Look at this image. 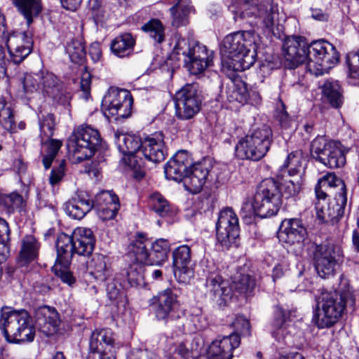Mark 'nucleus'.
Listing matches in <instances>:
<instances>
[{
  "instance_id": "1",
  "label": "nucleus",
  "mask_w": 359,
  "mask_h": 359,
  "mask_svg": "<svg viewBox=\"0 0 359 359\" xmlns=\"http://www.w3.org/2000/svg\"><path fill=\"white\" fill-rule=\"evenodd\" d=\"M281 205V191L278 182L273 178H267L258 185L253 202H245L242 210L246 212L247 216L256 215L265 218L276 215Z\"/></svg>"
},
{
  "instance_id": "2",
  "label": "nucleus",
  "mask_w": 359,
  "mask_h": 359,
  "mask_svg": "<svg viewBox=\"0 0 359 359\" xmlns=\"http://www.w3.org/2000/svg\"><path fill=\"white\" fill-rule=\"evenodd\" d=\"M355 298L350 290L323 292L317 304L314 320L319 328L335 324L347 305H354Z\"/></svg>"
},
{
  "instance_id": "3",
  "label": "nucleus",
  "mask_w": 359,
  "mask_h": 359,
  "mask_svg": "<svg viewBox=\"0 0 359 359\" xmlns=\"http://www.w3.org/2000/svg\"><path fill=\"white\" fill-rule=\"evenodd\" d=\"M272 142V130L264 125L252 129L238 141L235 146V154L241 160L258 161L269 152Z\"/></svg>"
},
{
  "instance_id": "4",
  "label": "nucleus",
  "mask_w": 359,
  "mask_h": 359,
  "mask_svg": "<svg viewBox=\"0 0 359 359\" xmlns=\"http://www.w3.org/2000/svg\"><path fill=\"white\" fill-rule=\"evenodd\" d=\"M1 330L9 342L21 343L32 341L35 336V327L32 318L25 310H2Z\"/></svg>"
},
{
  "instance_id": "5",
  "label": "nucleus",
  "mask_w": 359,
  "mask_h": 359,
  "mask_svg": "<svg viewBox=\"0 0 359 359\" xmlns=\"http://www.w3.org/2000/svg\"><path fill=\"white\" fill-rule=\"evenodd\" d=\"M184 57V62L191 74L197 75L204 72L212 65L214 51L207 46H174L168 57L167 65H175Z\"/></svg>"
},
{
  "instance_id": "6",
  "label": "nucleus",
  "mask_w": 359,
  "mask_h": 359,
  "mask_svg": "<svg viewBox=\"0 0 359 359\" xmlns=\"http://www.w3.org/2000/svg\"><path fill=\"white\" fill-rule=\"evenodd\" d=\"M100 143L97 130L90 126L79 127L67 140V149L72 161L78 163L90 158Z\"/></svg>"
},
{
  "instance_id": "7",
  "label": "nucleus",
  "mask_w": 359,
  "mask_h": 359,
  "mask_svg": "<svg viewBox=\"0 0 359 359\" xmlns=\"http://www.w3.org/2000/svg\"><path fill=\"white\" fill-rule=\"evenodd\" d=\"M341 248L332 243L316 245L313 251V262L317 273L322 278L333 276L336 267L342 262Z\"/></svg>"
},
{
  "instance_id": "8",
  "label": "nucleus",
  "mask_w": 359,
  "mask_h": 359,
  "mask_svg": "<svg viewBox=\"0 0 359 359\" xmlns=\"http://www.w3.org/2000/svg\"><path fill=\"white\" fill-rule=\"evenodd\" d=\"M312 156L330 168L342 167L346 163V157L341 145L323 136L317 137L311 144Z\"/></svg>"
},
{
  "instance_id": "9",
  "label": "nucleus",
  "mask_w": 359,
  "mask_h": 359,
  "mask_svg": "<svg viewBox=\"0 0 359 359\" xmlns=\"http://www.w3.org/2000/svg\"><path fill=\"white\" fill-rule=\"evenodd\" d=\"M133 99L130 93L125 89L110 88L102 101L104 111L116 119L126 118L130 116Z\"/></svg>"
},
{
  "instance_id": "10",
  "label": "nucleus",
  "mask_w": 359,
  "mask_h": 359,
  "mask_svg": "<svg viewBox=\"0 0 359 359\" xmlns=\"http://www.w3.org/2000/svg\"><path fill=\"white\" fill-rule=\"evenodd\" d=\"M219 51L224 71H243L255 62L256 50L251 51L246 46H220Z\"/></svg>"
},
{
  "instance_id": "11",
  "label": "nucleus",
  "mask_w": 359,
  "mask_h": 359,
  "mask_svg": "<svg viewBox=\"0 0 359 359\" xmlns=\"http://www.w3.org/2000/svg\"><path fill=\"white\" fill-rule=\"evenodd\" d=\"M201 98L194 84H187L176 93V116L180 120H190L201 110Z\"/></svg>"
},
{
  "instance_id": "12",
  "label": "nucleus",
  "mask_w": 359,
  "mask_h": 359,
  "mask_svg": "<svg viewBox=\"0 0 359 359\" xmlns=\"http://www.w3.org/2000/svg\"><path fill=\"white\" fill-rule=\"evenodd\" d=\"M312 55L306 64V69L315 76L327 73L340 59V54L335 46H313Z\"/></svg>"
},
{
  "instance_id": "13",
  "label": "nucleus",
  "mask_w": 359,
  "mask_h": 359,
  "mask_svg": "<svg viewBox=\"0 0 359 359\" xmlns=\"http://www.w3.org/2000/svg\"><path fill=\"white\" fill-rule=\"evenodd\" d=\"M216 230L218 242L226 248H229L238 237V218L231 208H226L221 210Z\"/></svg>"
},
{
  "instance_id": "14",
  "label": "nucleus",
  "mask_w": 359,
  "mask_h": 359,
  "mask_svg": "<svg viewBox=\"0 0 359 359\" xmlns=\"http://www.w3.org/2000/svg\"><path fill=\"white\" fill-rule=\"evenodd\" d=\"M114 334L109 329L96 330L91 334L88 359H115Z\"/></svg>"
},
{
  "instance_id": "15",
  "label": "nucleus",
  "mask_w": 359,
  "mask_h": 359,
  "mask_svg": "<svg viewBox=\"0 0 359 359\" xmlns=\"http://www.w3.org/2000/svg\"><path fill=\"white\" fill-rule=\"evenodd\" d=\"M212 166L210 160L191 164L184 177V185L193 194L199 193L206 183Z\"/></svg>"
},
{
  "instance_id": "16",
  "label": "nucleus",
  "mask_w": 359,
  "mask_h": 359,
  "mask_svg": "<svg viewBox=\"0 0 359 359\" xmlns=\"http://www.w3.org/2000/svg\"><path fill=\"white\" fill-rule=\"evenodd\" d=\"M175 276L180 283H188L194 276L191 252L187 245H180L172 252Z\"/></svg>"
},
{
  "instance_id": "17",
  "label": "nucleus",
  "mask_w": 359,
  "mask_h": 359,
  "mask_svg": "<svg viewBox=\"0 0 359 359\" xmlns=\"http://www.w3.org/2000/svg\"><path fill=\"white\" fill-rule=\"evenodd\" d=\"M347 197L344 193L334 196V201L330 204L316 202V217L322 223L334 224L344 215Z\"/></svg>"
},
{
  "instance_id": "18",
  "label": "nucleus",
  "mask_w": 359,
  "mask_h": 359,
  "mask_svg": "<svg viewBox=\"0 0 359 359\" xmlns=\"http://www.w3.org/2000/svg\"><path fill=\"white\" fill-rule=\"evenodd\" d=\"M116 142L118 149L127 158L125 161L128 165L134 169L140 168L137 153L141 150L142 140L134 135L120 133L116 134Z\"/></svg>"
},
{
  "instance_id": "19",
  "label": "nucleus",
  "mask_w": 359,
  "mask_h": 359,
  "mask_svg": "<svg viewBox=\"0 0 359 359\" xmlns=\"http://www.w3.org/2000/svg\"><path fill=\"white\" fill-rule=\"evenodd\" d=\"M140 151L144 156L151 162L163 161L167 155L163 133H156L147 136L142 142Z\"/></svg>"
},
{
  "instance_id": "20",
  "label": "nucleus",
  "mask_w": 359,
  "mask_h": 359,
  "mask_svg": "<svg viewBox=\"0 0 359 359\" xmlns=\"http://www.w3.org/2000/svg\"><path fill=\"white\" fill-rule=\"evenodd\" d=\"M94 208V203L88 193L78 191L74 196L65 203L63 208L66 214L76 219L83 218Z\"/></svg>"
},
{
  "instance_id": "21",
  "label": "nucleus",
  "mask_w": 359,
  "mask_h": 359,
  "mask_svg": "<svg viewBox=\"0 0 359 359\" xmlns=\"http://www.w3.org/2000/svg\"><path fill=\"white\" fill-rule=\"evenodd\" d=\"M192 161L186 151H179L165 164L164 172L168 179L180 181L185 177Z\"/></svg>"
},
{
  "instance_id": "22",
  "label": "nucleus",
  "mask_w": 359,
  "mask_h": 359,
  "mask_svg": "<svg viewBox=\"0 0 359 359\" xmlns=\"http://www.w3.org/2000/svg\"><path fill=\"white\" fill-rule=\"evenodd\" d=\"M155 314L158 320H165L179 306L177 296L172 289L167 288L153 298Z\"/></svg>"
},
{
  "instance_id": "23",
  "label": "nucleus",
  "mask_w": 359,
  "mask_h": 359,
  "mask_svg": "<svg viewBox=\"0 0 359 359\" xmlns=\"http://www.w3.org/2000/svg\"><path fill=\"white\" fill-rule=\"evenodd\" d=\"M306 235V230L299 219H285L280 227L278 238L289 245L302 243Z\"/></svg>"
},
{
  "instance_id": "24",
  "label": "nucleus",
  "mask_w": 359,
  "mask_h": 359,
  "mask_svg": "<svg viewBox=\"0 0 359 359\" xmlns=\"http://www.w3.org/2000/svg\"><path fill=\"white\" fill-rule=\"evenodd\" d=\"M207 292L219 306L224 305L231 298V289L226 280L219 274H211L206 280Z\"/></svg>"
},
{
  "instance_id": "25",
  "label": "nucleus",
  "mask_w": 359,
  "mask_h": 359,
  "mask_svg": "<svg viewBox=\"0 0 359 359\" xmlns=\"http://www.w3.org/2000/svg\"><path fill=\"white\" fill-rule=\"evenodd\" d=\"M34 313L36 323L42 332L48 336L57 332L60 319L55 309L48 306H40Z\"/></svg>"
},
{
  "instance_id": "26",
  "label": "nucleus",
  "mask_w": 359,
  "mask_h": 359,
  "mask_svg": "<svg viewBox=\"0 0 359 359\" xmlns=\"http://www.w3.org/2000/svg\"><path fill=\"white\" fill-rule=\"evenodd\" d=\"M240 344V337L236 334L224 337L222 339H215L209 346V354L214 359H231L233 351Z\"/></svg>"
},
{
  "instance_id": "27",
  "label": "nucleus",
  "mask_w": 359,
  "mask_h": 359,
  "mask_svg": "<svg viewBox=\"0 0 359 359\" xmlns=\"http://www.w3.org/2000/svg\"><path fill=\"white\" fill-rule=\"evenodd\" d=\"M75 254L80 256L91 255L95 245V237L93 231L86 227H78L73 231Z\"/></svg>"
},
{
  "instance_id": "28",
  "label": "nucleus",
  "mask_w": 359,
  "mask_h": 359,
  "mask_svg": "<svg viewBox=\"0 0 359 359\" xmlns=\"http://www.w3.org/2000/svg\"><path fill=\"white\" fill-rule=\"evenodd\" d=\"M40 243L31 235L25 236L21 241V248L18 257L20 266H27L37 259Z\"/></svg>"
},
{
  "instance_id": "29",
  "label": "nucleus",
  "mask_w": 359,
  "mask_h": 359,
  "mask_svg": "<svg viewBox=\"0 0 359 359\" xmlns=\"http://www.w3.org/2000/svg\"><path fill=\"white\" fill-rule=\"evenodd\" d=\"M74 245L73 235L60 234L56 242L57 259L55 263L68 266L75 254Z\"/></svg>"
},
{
  "instance_id": "30",
  "label": "nucleus",
  "mask_w": 359,
  "mask_h": 359,
  "mask_svg": "<svg viewBox=\"0 0 359 359\" xmlns=\"http://www.w3.org/2000/svg\"><path fill=\"white\" fill-rule=\"evenodd\" d=\"M313 46H283V53L290 68H294L300 64L310 62Z\"/></svg>"
},
{
  "instance_id": "31",
  "label": "nucleus",
  "mask_w": 359,
  "mask_h": 359,
  "mask_svg": "<svg viewBox=\"0 0 359 359\" xmlns=\"http://www.w3.org/2000/svg\"><path fill=\"white\" fill-rule=\"evenodd\" d=\"M323 98L332 107L339 108L344 102L343 92L337 81L327 79L320 86Z\"/></svg>"
},
{
  "instance_id": "32",
  "label": "nucleus",
  "mask_w": 359,
  "mask_h": 359,
  "mask_svg": "<svg viewBox=\"0 0 359 359\" xmlns=\"http://www.w3.org/2000/svg\"><path fill=\"white\" fill-rule=\"evenodd\" d=\"M86 267L90 274L98 280H105L109 274L108 258L100 254L93 255L86 261Z\"/></svg>"
},
{
  "instance_id": "33",
  "label": "nucleus",
  "mask_w": 359,
  "mask_h": 359,
  "mask_svg": "<svg viewBox=\"0 0 359 359\" xmlns=\"http://www.w3.org/2000/svg\"><path fill=\"white\" fill-rule=\"evenodd\" d=\"M150 245L151 242L147 238L138 234L137 238L128 247L130 256L135 259L134 263L149 265V252L147 248Z\"/></svg>"
},
{
  "instance_id": "34",
  "label": "nucleus",
  "mask_w": 359,
  "mask_h": 359,
  "mask_svg": "<svg viewBox=\"0 0 359 359\" xmlns=\"http://www.w3.org/2000/svg\"><path fill=\"white\" fill-rule=\"evenodd\" d=\"M13 4L27 20L29 25L33 19L37 17L42 11L43 6L41 0H11Z\"/></svg>"
},
{
  "instance_id": "35",
  "label": "nucleus",
  "mask_w": 359,
  "mask_h": 359,
  "mask_svg": "<svg viewBox=\"0 0 359 359\" xmlns=\"http://www.w3.org/2000/svg\"><path fill=\"white\" fill-rule=\"evenodd\" d=\"M234 13V19H246L252 17L257 18L260 10L253 0H232L230 6Z\"/></svg>"
},
{
  "instance_id": "36",
  "label": "nucleus",
  "mask_w": 359,
  "mask_h": 359,
  "mask_svg": "<svg viewBox=\"0 0 359 359\" xmlns=\"http://www.w3.org/2000/svg\"><path fill=\"white\" fill-rule=\"evenodd\" d=\"M192 11H194V9L191 6V0H178L177 4L170 8L172 25L178 27L187 25L188 15Z\"/></svg>"
},
{
  "instance_id": "37",
  "label": "nucleus",
  "mask_w": 359,
  "mask_h": 359,
  "mask_svg": "<svg viewBox=\"0 0 359 359\" xmlns=\"http://www.w3.org/2000/svg\"><path fill=\"white\" fill-rule=\"evenodd\" d=\"M249 92L246 83L240 78L232 81V86L227 90V98L229 102H238L242 104L248 102Z\"/></svg>"
},
{
  "instance_id": "38",
  "label": "nucleus",
  "mask_w": 359,
  "mask_h": 359,
  "mask_svg": "<svg viewBox=\"0 0 359 359\" xmlns=\"http://www.w3.org/2000/svg\"><path fill=\"white\" fill-rule=\"evenodd\" d=\"M170 250L169 242L165 239H158L153 243L149 252V265H161L167 259Z\"/></svg>"
},
{
  "instance_id": "39",
  "label": "nucleus",
  "mask_w": 359,
  "mask_h": 359,
  "mask_svg": "<svg viewBox=\"0 0 359 359\" xmlns=\"http://www.w3.org/2000/svg\"><path fill=\"white\" fill-rule=\"evenodd\" d=\"M257 38L253 31H238L226 36L223 45H258Z\"/></svg>"
},
{
  "instance_id": "40",
  "label": "nucleus",
  "mask_w": 359,
  "mask_h": 359,
  "mask_svg": "<svg viewBox=\"0 0 359 359\" xmlns=\"http://www.w3.org/2000/svg\"><path fill=\"white\" fill-rule=\"evenodd\" d=\"M6 50L11 60L18 64L32 53V46H0V60L6 57Z\"/></svg>"
},
{
  "instance_id": "41",
  "label": "nucleus",
  "mask_w": 359,
  "mask_h": 359,
  "mask_svg": "<svg viewBox=\"0 0 359 359\" xmlns=\"http://www.w3.org/2000/svg\"><path fill=\"white\" fill-rule=\"evenodd\" d=\"M144 267L140 263L131 264L126 271V277L130 287H137L144 285Z\"/></svg>"
},
{
  "instance_id": "42",
  "label": "nucleus",
  "mask_w": 359,
  "mask_h": 359,
  "mask_svg": "<svg viewBox=\"0 0 359 359\" xmlns=\"http://www.w3.org/2000/svg\"><path fill=\"white\" fill-rule=\"evenodd\" d=\"M142 30L147 33L154 42L161 43L164 39V27L158 19H151L142 27Z\"/></svg>"
},
{
  "instance_id": "43",
  "label": "nucleus",
  "mask_w": 359,
  "mask_h": 359,
  "mask_svg": "<svg viewBox=\"0 0 359 359\" xmlns=\"http://www.w3.org/2000/svg\"><path fill=\"white\" fill-rule=\"evenodd\" d=\"M22 201V196L16 192L0 195V208L8 214L19 208Z\"/></svg>"
},
{
  "instance_id": "44",
  "label": "nucleus",
  "mask_w": 359,
  "mask_h": 359,
  "mask_svg": "<svg viewBox=\"0 0 359 359\" xmlns=\"http://www.w3.org/2000/svg\"><path fill=\"white\" fill-rule=\"evenodd\" d=\"M149 205L151 209L161 217L166 216L170 211L168 201L159 193L150 195Z\"/></svg>"
},
{
  "instance_id": "45",
  "label": "nucleus",
  "mask_w": 359,
  "mask_h": 359,
  "mask_svg": "<svg viewBox=\"0 0 359 359\" xmlns=\"http://www.w3.org/2000/svg\"><path fill=\"white\" fill-rule=\"evenodd\" d=\"M61 86L57 77L49 72H41V87L48 96L58 90Z\"/></svg>"
},
{
  "instance_id": "46",
  "label": "nucleus",
  "mask_w": 359,
  "mask_h": 359,
  "mask_svg": "<svg viewBox=\"0 0 359 359\" xmlns=\"http://www.w3.org/2000/svg\"><path fill=\"white\" fill-rule=\"evenodd\" d=\"M62 142L60 140L51 139L43 143L46 154L43 157V164L47 170L50 168L54 158L61 148Z\"/></svg>"
},
{
  "instance_id": "47",
  "label": "nucleus",
  "mask_w": 359,
  "mask_h": 359,
  "mask_svg": "<svg viewBox=\"0 0 359 359\" xmlns=\"http://www.w3.org/2000/svg\"><path fill=\"white\" fill-rule=\"evenodd\" d=\"M292 176H287L278 182L279 187L281 191V197L285 196L286 198L297 195L300 191L301 183L299 179L292 180Z\"/></svg>"
},
{
  "instance_id": "48",
  "label": "nucleus",
  "mask_w": 359,
  "mask_h": 359,
  "mask_svg": "<svg viewBox=\"0 0 359 359\" xmlns=\"http://www.w3.org/2000/svg\"><path fill=\"white\" fill-rule=\"evenodd\" d=\"M94 206L120 207L118 196L111 191H102L98 193L93 201Z\"/></svg>"
},
{
  "instance_id": "49",
  "label": "nucleus",
  "mask_w": 359,
  "mask_h": 359,
  "mask_svg": "<svg viewBox=\"0 0 359 359\" xmlns=\"http://www.w3.org/2000/svg\"><path fill=\"white\" fill-rule=\"evenodd\" d=\"M303 156L300 151H295L288 154L284 166L288 168L290 176H294L299 172L302 165Z\"/></svg>"
},
{
  "instance_id": "50",
  "label": "nucleus",
  "mask_w": 359,
  "mask_h": 359,
  "mask_svg": "<svg viewBox=\"0 0 359 359\" xmlns=\"http://www.w3.org/2000/svg\"><path fill=\"white\" fill-rule=\"evenodd\" d=\"M0 124L8 132L17 133V126L14 121L12 109L0 103Z\"/></svg>"
},
{
  "instance_id": "51",
  "label": "nucleus",
  "mask_w": 359,
  "mask_h": 359,
  "mask_svg": "<svg viewBox=\"0 0 359 359\" xmlns=\"http://www.w3.org/2000/svg\"><path fill=\"white\" fill-rule=\"evenodd\" d=\"M318 182H320L323 187H325L327 189L339 187V191L336 193L335 196H340L341 194L344 193V196L347 197L344 182L334 173H327L320 178Z\"/></svg>"
},
{
  "instance_id": "52",
  "label": "nucleus",
  "mask_w": 359,
  "mask_h": 359,
  "mask_svg": "<svg viewBox=\"0 0 359 359\" xmlns=\"http://www.w3.org/2000/svg\"><path fill=\"white\" fill-rule=\"evenodd\" d=\"M235 289L240 293L250 294L255 287V279L248 274L241 275L239 278L234 281Z\"/></svg>"
},
{
  "instance_id": "53",
  "label": "nucleus",
  "mask_w": 359,
  "mask_h": 359,
  "mask_svg": "<svg viewBox=\"0 0 359 359\" xmlns=\"http://www.w3.org/2000/svg\"><path fill=\"white\" fill-rule=\"evenodd\" d=\"M107 294L109 299L118 305L125 302L126 295L123 291L121 290L120 285H117L116 283L111 281L108 283L107 285Z\"/></svg>"
},
{
  "instance_id": "54",
  "label": "nucleus",
  "mask_w": 359,
  "mask_h": 359,
  "mask_svg": "<svg viewBox=\"0 0 359 359\" xmlns=\"http://www.w3.org/2000/svg\"><path fill=\"white\" fill-rule=\"evenodd\" d=\"M10 229L8 222L0 218V254L9 251Z\"/></svg>"
},
{
  "instance_id": "55",
  "label": "nucleus",
  "mask_w": 359,
  "mask_h": 359,
  "mask_svg": "<svg viewBox=\"0 0 359 359\" xmlns=\"http://www.w3.org/2000/svg\"><path fill=\"white\" fill-rule=\"evenodd\" d=\"M26 93H33L41 88V72L37 74H26L23 81Z\"/></svg>"
},
{
  "instance_id": "56",
  "label": "nucleus",
  "mask_w": 359,
  "mask_h": 359,
  "mask_svg": "<svg viewBox=\"0 0 359 359\" xmlns=\"http://www.w3.org/2000/svg\"><path fill=\"white\" fill-rule=\"evenodd\" d=\"M232 326L234 328V332L232 334H236L239 337V335H250V323L245 317L237 316L232 323Z\"/></svg>"
},
{
  "instance_id": "57",
  "label": "nucleus",
  "mask_w": 359,
  "mask_h": 359,
  "mask_svg": "<svg viewBox=\"0 0 359 359\" xmlns=\"http://www.w3.org/2000/svg\"><path fill=\"white\" fill-rule=\"evenodd\" d=\"M53 271L55 274L59 277L62 282L72 285L75 282V278L72 273L67 270V266H65L61 264L55 263L53 266Z\"/></svg>"
},
{
  "instance_id": "58",
  "label": "nucleus",
  "mask_w": 359,
  "mask_h": 359,
  "mask_svg": "<svg viewBox=\"0 0 359 359\" xmlns=\"http://www.w3.org/2000/svg\"><path fill=\"white\" fill-rule=\"evenodd\" d=\"M66 51L71 61L76 64L82 63L86 56L84 46H67Z\"/></svg>"
},
{
  "instance_id": "59",
  "label": "nucleus",
  "mask_w": 359,
  "mask_h": 359,
  "mask_svg": "<svg viewBox=\"0 0 359 359\" xmlns=\"http://www.w3.org/2000/svg\"><path fill=\"white\" fill-rule=\"evenodd\" d=\"M65 174V161L62 160L58 167L54 168L49 177V182L52 186L57 184L63 179Z\"/></svg>"
},
{
  "instance_id": "60",
  "label": "nucleus",
  "mask_w": 359,
  "mask_h": 359,
  "mask_svg": "<svg viewBox=\"0 0 359 359\" xmlns=\"http://www.w3.org/2000/svg\"><path fill=\"white\" fill-rule=\"evenodd\" d=\"M97 209V215L103 221L112 219L115 217L120 207H100L95 206Z\"/></svg>"
},
{
  "instance_id": "61",
  "label": "nucleus",
  "mask_w": 359,
  "mask_h": 359,
  "mask_svg": "<svg viewBox=\"0 0 359 359\" xmlns=\"http://www.w3.org/2000/svg\"><path fill=\"white\" fill-rule=\"evenodd\" d=\"M50 97L57 103L64 106L69 105L71 100L70 94L67 93L66 90L62 88V86H60L58 90L53 93V95H50Z\"/></svg>"
},
{
  "instance_id": "62",
  "label": "nucleus",
  "mask_w": 359,
  "mask_h": 359,
  "mask_svg": "<svg viewBox=\"0 0 359 359\" xmlns=\"http://www.w3.org/2000/svg\"><path fill=\"white\" fill-rule=\"evenodd\" d=\"M54 126L53 116L48 114L41 124V131L48 137H51L53 135Z\"/></svg>"
},
{
  "instance_id": "63",
  "label": "nucleus",
  "mask_w": 359,
  "mask_h": 359,
  "mask_svg": "<svg viewBox=\"0 0 359 359\" xmlns=\"http://www.w3.org/2000/svg\"><path fill=\"white\" fill-rule=\"evenodd\" d=\"M136 42L135 38L132 35L131 33L125 32L119 34L112 41L111 45H118L122 43V45H135Z\"/></svg>"
},
{
  "instance_id": "64",
  "label": "nucleus",
  "mask_w": 359,
  "mask_h": 359,
  "mask_svg": "<svg viewBox=\"0 0 359 359\" xmlns=\"http://www.w3.org/2000/svg\"><path fill=\"white\" fill-rule=\"evenodd\" d=\"M262 19L263 23L267 28H272L273 26V13L270 11H268L266 9H264L263 6H260V10L257 15V18Z\"/></svg>"
}]
</instances>
